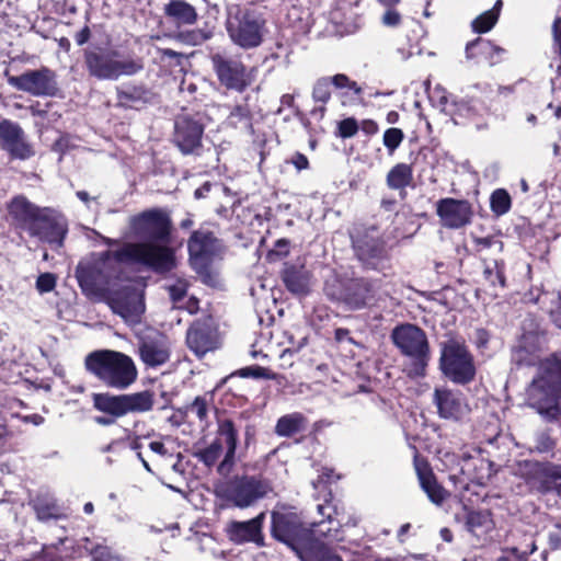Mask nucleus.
<instances>
[{"label":"nucleus","mask_w":561,"mask_h":561,"mask_svg":"<svg viewBox=\"0 0 561 561\" xmlns=\"http://www.w3.org/2000/svg\"><path fill=\"white\" fill-rule=\"evenodd\" d=\"M131 234L147 240L126 243L115 251L118 261L146 266L157 273L170 272L175 267V252L170 247L172 222L162 209H150L129 219Z\"/></svg>","instance_id":"obj_1"},{"label":"nucleus","mask_w":561,"mask_h":561,"mask_svg":"<svg viewBox=\"0 0 561 561\" xmlns=\"http://www.w3.org/2000/svg\"><path fill=\"white\" fill-rule=\"evenodd\" d=\"M561 355L552 354L540 364L537 377L527 388V403L549 419L561 415Z\"/></svg>","instance_id":"obj_2"},{"label":"nucleus","mask_w":561,"mask_h":561,"mask_svg":"<svg viewBox=\"0 0 561 561\" xmlns=\"http://www.w3.org/2000/svg\"><path fill=\"white\" fill-rule=\"evenodd\" d=\"M85 369L110 388L125 390L138 377L133 358L122 352L98 350L89 353L84 359Z\"/></svg>","instance_id":"obj_3"},{"label":"nucleus","mask_w":561,"mask_h":561,"mask_svg":"<svg viewBox=\"0 0 561 561\" xmlns=\"http://www.w3.org/2000/svg\"><path fill=\"white\" fill-rule=\"evenodd\" d=\"M226 31L231 42L243 48L259 47L266 33V20L254 9L227 5Z\"/></svg>","instance_id":"obj_4"},{"label":"nucleus","mask_w":561,"mask_h":561,"mask_svg":"<svg viewBox=\"0 0 561 561\" xmlns=\"http://www.w3.org/2000/svg\"><path fill=\"white\" fill-rule=\"evenodd\" d=\"M272 536L290 547L296 553L317 534L329 536L331 528L316 529L323 526L324 522L310 524L307 527L299 514L287 506H277L271 514Z\"/></svg>","instance_id":"obj_5"},{"label":"nucleus","mask_w":561,"mask_h":561,"mask_svg":"<svg viewBox=\"0 0 561 561\" xmlns=\"http://www.w3.org/2000/svg\"><path fill=\"white\" fill-rule=\"evenodd\" d=\"M394 345L404 354L412 358V364L408 368V375L421 377L425 374L428 363V343L423 330L413 324H403L392 331Z\"/></svg>","instance_id":"obj_6"},{"label":"nucleus","mask_w":561,"mask_h":561,"mask_svg":"<svg viewBox=\"0 0 561 561\" xmlns=\"http://www.w3.org/2000/svg\"><path fill=\"white\" fill-rule=\"evenodd\" d=\"M119 263L115 252L107 251L101 259L92 263H80L77 267V279L80 287L85 293L103 291V295L110 288L112 278L116 277Z\"/></svg>","instance_id":"obj_7"},{"label":"nucleus","mask_w":561,"mask_h":561,"mask_svg":"<svg viewBox=\"0 0 561 561\" xmlns=\"http://www.w3.org/2000/svg\"><path fill=\"white\" fill-rule=\"evenodd\" d=\"M272 491L271 484L263 479L243 476L225 483L219 490V496L229 505L247 508Z\"/></svg>","instance_id":"obj_8"},{"label":"nucleus","mask_w":561,"mask_h":561,"mask_svg":"<svg viewBox=\"0 0 561 561\" xmlns=\"http://www.w3.org/2000/svg\"><path fill=\"white\" fill-rule=\"evenodd\" d=\"M440 369L453 382L466 385L473 380L476 366L467 346L457 341L448 340L442 346Z\"/></svg>","instance_id":"obj_9"},{"label":"nucleus","mask_w":561,"mask_h":561,"mask_svg":"<svg viewBox=\"0 0 561 561\" xmlns=\"http://www.w3.org/2000/svg\"><path fill=\"white\" fill-rule=\"evenodd\" d=\"M104 301L126 323H139L145 312L144 293L133 284L114 285L104 294Z\"/></svg>","instance_id":"obj_10"},{"label":"nucleus","mask_w":561,"mask_h":561,"mask_svg":"<svg viewBox=\"0 0 561 561\" xmlns=\"http://www.w3.org/2000/svg\"><path fill=\"white\" fill-rule=\"evenodd\" d=\"M516 473L538 491H553L561 496V466L524 460L518 462Z\"/></svg>","instance_id":"obj_11"},{"label":"nucleus","mask_w":561,"mask_h":561,"mask_svg":"<svg viewBox=\"0 0 561 561\" xmlns=\"http://www.w3.org/2000/svg\"><path fill=\"white\" fill-rule=\"evenodd\" d=\"M379 288V279L352 278L343 284L342 290L335 298L350 310H360L371 305Z\"/></svg>","instance_id":"obj_12"},{"label":"nucleus","mask_w":561,"mask_h":561,"mask_svg":"<svg viewBox=\"0 0 561 561\" xmlns=\"http://www.w3.org/2000/svg\"><path fill=\"white\" fill-rule=\"evenodd\" d=\"M356 257L367 270L385 271L389 267V253L385 241L373 233H366L354 241Z\"/></svg>","instance_id":"obj_13"},{"label":"nucleus","mask_w":561,"mask_h":561,"mask_svg":"<svg viewBox=\"0 0 561 561\" xmlns=\"http://www.w3.org/2000/svg\"><path fill=\"white\" fill-rule=\"evenodd\" d=\"M0 149L10 160H26L33 156V147L23 128L8 118L0 121Z\"/></svg>","instance_id":"obj_14"},{"label":"nucleus","mask_w":561,"mask_h":561,"mask_svg":"<svg viewBox=\"0 0 561 561\" xmlns=\"http://www.w3.org/2000/svg\"><path fill=\"white\" fill-rule=\"evenodd\" d=\"M187 247L191 264L198 272L206 270L222 248L213 232L206 230L194 231Z\"/></svg>","instance_id":"obj_15"},{"label":"nucleus","mask_w":561,"mask_h":561,"mask_svg":"<svg viewBox=\"0 0 561 561\" xmlns=\"http://www.w3.org/2000/svg\"><path fill=\"white\" fill-rule=\"evenodd\" d=\"M138 354L147 367L162 366L171 354L169 339L159 331L148 330L139 336Z\"/></svg>","instance_id":"obj_16"},{"label":"nucleus","mask_w":561,"mask_h":561,"mask_svg":"<svg viewBox=\"0 0 561 561\" xmlns=\"http://www.w3.org/2000/svg\"><path fill=\"white\" fill-rule=\"evenodd\" d=\"M10 226L24 239L35 237V205L25 196L16 195L7 205Z\"/></svg>","instance_id":"obj_17"},{"label":"nucleus","mask_w":561,"mask_h":561,"mask_svg":"<svg viewBox=\"0 0 561 561\" xmlns=\"http://www.w3.org/2000/svg\"><path fill=\"white\" fill-rule=\"evenodd\" d=\"M68 231L66 218L55 209L37 208V237L53 248L62 245Z\"/></svg>","instance_id":"obj_18"},{"label":"nucleus","mask_w":561,"mask_h":561,"mask_svg":"<svg viewBox=\"0 0 561 561\" xmlns=\"http://www.w3.org/2000/svg\"><path fill=\"white\" fill-rule=\"evenodd\" d=\"M219 81L228 89L243 91L249 84L244 65L236 58L216 54L211 57Z\"/></svg>","instance_id":"obj_19"},{"label":"nucleus","mask_w":561,"mask_h":561,"mask_svg":"<svg viewBox=\"0 0 561 561\" xmlns=\"http://www.w3.org/2000/svg\"><path fill=\"white\" fill-rule=\"evenodd\" d=\"M436 213L442 225L449 229H458L468 225L472 216L469 202L450 197L437 202Z\"/></svg>","instance_id":"obj_20"},{"label":"nucleus","mask_w":561,"mask_h":561,"mask_svg":"<svg viewBox=\"0 0 561 561\" xmlns=\"http://www.w3.org/2000/svg\"><path fill=\"white\" fill-rule=\"evenodd\" d=\"M433 402L439 417L445 420L459 421L469 414V405L459 391L447 388H436L433 394Z\"/></svg>","instance_id":"obj_21"},{"label":"nucleus","mask_w":561,"mask_h":561,"mask_svg":"<svg viewBox=\"0 0 561 561\" xmlns=\"http://www.w3.org/2000/svg\"><path fill=\"white\" fill-rule=\"evenodd\" d=\"M186 342L190 350L202 357L219 346L218 332L210 321H196L187 331Z\"/></svg>","instance_id":"obj_22"},{"label":"nucleus","mask_w":561,"mask_h":561,"mask_svg":"<svg viewBox=\"0 0 561 561\" xmlns=\"http://www.w3.org/2000/svg\"><path fill=\"white\" fill-rule=\"evenodd\" d=\"M204 127L198 122L182 116L175 121L174 142L183 154L195 153L202 145Z\"/></svg>","instance_id":"obj_23"},{"label":"nucleus","mask_w":561,"mask_h":561,"mask_svg":"<svg viewBox=\"0 0 561 561\" xmlns=\"http://www.w3.org/2000/svg\"><path fill=\"white\" fill-rule=\"evenodd\" d=\"M265 516V513L262 512L247 522H231L228 526L229 538L236 543L254 542L257 546H263L262 528Z\"/></svg>","instance_id":"obj_24"},{"label":"nucleus","mask_w":561,"mask_h":561,"mask_svg":"<svg viewBox=\"0 0 561 561\" xmlns=\"http://www.w3.org/2000/svg\"><path fill=\"white\" fill-rule=\"evenodd\" d=\"M218 437L226 447L224 459L218 463L217 471L221 476H228L236 463V450L238 445V431L230 420H222L218 423Z\"/></svg>","instance_id":"obj_25"},{"label":"nucleus","mask_w":561,"mask_h":561,"mask_svg":"<svg viewBox=\"0 0 561 561\" xmlns=\"http://www.w3.org/2000/svg\"><path fill=\"white\" fill-rule=\"evenodd\" d=\"M117 51L85 54V65L89 73L100 80H116L115 57Z\"/></svg>","instance_id":"obj_26"},{"label":"nucleus","mask_w":561,"mask_h":561,"mask_svg":"<svg viewBox=\"0 0 561 561\" xmlns=\"http://www.w3.org/2000/svg\"><path fill=\"white\" fill-rule=\"evenodd\" d=\"M163 13L178 27L194 25L198 20L196 9L184 0H170L164 4Z\"/></svg>","instance_id":"obj_27"},{"label":"nucleus","mask_w":561,"mask_h":561,"mask_svg":"<svg viewBox=\"0 0 561 561\" xmlns=\"http://www.w3.org/2000/svg\"><path fill=\"white\" fill-rule=\"evenodd\" d=\"M415 470L421 488L426 493L430 501L435 505H440L445 501L447 492L437 483L432 470L425 462L417 460L415 461Z\"/></svg>","instance_id":"obj_28"},{"label":"nucleus","mask_w":561,"mask_h":561,"mask_svg":"<svg viewBox=\"0 0 561 561\" xmlns=\"http://www.w3.org/2000/svg\"><path fill=\"white\" fill-rule=\"evenodd\" d=\"M282 277L290 293L302 296L310 291L312 275L304 266H287Z\"/></svg>","instance_id":"obj_29"},{"label":"nucleus","mask_w":561,"mask_h":561,"mask_svg":"<svg viewBox=\"0 0 561 561\" xmlns=\"http://www.w3.org/2000/svg\"><path fill=\"white\" fill-rule=\"evenodd\" d=\"M297 554L301 561H343L330 547L312 537Z\"/></svg>","instance_id":"obj_30"},{"label":"nucleus","mask_w":561,"mask_h":561,"mask_svg":"<svg viewBox=\"0 0 561 561\" xmlns=\"http://www.w3.org/2000/svg\"><path fill=\"white\" fill-rule=\"evenodd\" d=\"M24 408V402L11 396L7 388L0 389V417H5L7 415H10L11 417H19L22 419L24 422L35 424V414H21V410Z\"/></svg>","instance_id":"obj_31"},{"label":"nucleus","mask_w":561,"mask_h":561,"mask_svg":"<svg viewBox=\"0 0 561 561\" xmlns=\"http://www.w3.org/2000/svg\"><path fill=\"white\" fill-rule=\"evenodd\" d=\"M93 405L98 411L107 413L114 417L126 415L123 394L94 393Z\"/></svg>","instance_id":"obj_32"},{"label":"nucleus","mask_w":561,"mask_h":561,"mask_svg":"<svg viewBox=\"0 0 561 561\" xmlns=\"http://www.w3.org/2000/svg\"><path fill=\"white\" fill-rule=\"evenodd\" d=\"M118 103L126 107H137L151 100V93L142 85H125L117 89Z\"/></svg>","instance_id":"obj_33"},{"label":"nucleus","mask_w":561,"mask_h":561,"mask_svg":"<svg viewBox=\"0 0 561 561\" xmlns=\"http://www.w3.org/2000/svg\"><path fill=\"white\" fill-rule=\"evenodd\" d=\"M430 101L432 104L439 108L440 112L448 116H454L461 112L463 104L458 102L455 98L447 92V90L440 85H436L430 94Z\"/></svg>","instance_id":"obj_34"},{"label":"nucleus","mask_w":561,"mask_h":561,"mask_svg":"<svg viewBox=\"0 0 561 561\" xmlns=\"http://www.w3.org/2000/svg\"><path fill=\"white\" fill-rule=\"evenodd\" d=\"M307 426V419L299 412L283 415L278 419L275 433L282 437H290L302 432Z\"/></svg>","instance_id":"obj_35"},{"label":"nucleus","mask_w":561,"mask_h":561,"mask_svg":"<svg viewBox=\"0 0 561 561\" xmlns=\"http://www.w3.org/2000/svg\"><path fill=\"white\" fill-rule=\"evenodd\" d=\"M126 414L146 413L152 410L154 396L151 391L145 390L140 392L123 394Z\"/></svg>","instance_id":"obj_36"},{"label":"nucleus","mask_w":561,"mask_h":561,"mask_svg":"<svg viewBox=\"0 0 561 561\" xmlns=\"http://www.w3.org/2000/svg\"><path fill=\"white\" fill-rule=\"evenodd\" d=\"M387 185L391 190H404L413 183L412 167L407 163H397L387 174Z\"/></svg>","instance_id":"obj_37"},{"label":"nucleus","mask_w":561,"mask_h":561,"mask_svg":"<svg viewBox=\"0 0 561 561\" xmlns=\"http://www.w3.org/2000/svg\"><path fill=\"white\" fill-rule=\"evenodd\" d=\"M502 7L503 1L496 0L493 8L482 12L471 22L472 31L478 34L491 31L499 21Z\"/></svg>","instance_id":"obj_38"},{"label":"nucleus","mask_w":561,"mask_h":561,"mask_svg":"<svg viewBox=\"0 0 561 561\" xmlns=\"http://www.w3.org/2000/svg\"><path fill=\"white\" fill-rule=\"evenodd\" d=\"M467 529L477 537L489 534L493 527V520L489 512L472 511L466 517Z\"/></svg>","instance_id":"obj_39"},{"label":"nucleus","mask_w":561,"mask_h":561,"mask_svg":"<svg viewBox=\"0 0 561 561\" xmlns=\"http://www.w3.org/2000/svg\"><path fill=\"white\" fill-rule=\"evenodd\" d=\"M218 389V386L211 390L207 391L202 396H197L193 402L186 407V411L194 414L201 423L208 424V414L211 409H214V394Z\"/></svg>","instance_id":"obj_40"},{"label":"nucleus","mask_w":561,"mask_h":561,"mask_svg":"<svg viewBox=\"0 0 561 561\" xmlns=\"http://www.w3.org/2000/svg\"><path fill=\"white\" fill-rule=\"evenodd\" d=\"M527 341L528 337H525L520 345H518L514 351L512 355L513 362L518 366H535L538 365V368L540 367V364L545 359H540V355L536 348H528L527 347Z\"/></svg>","instance_id":"obj_41"},{"label":"nucleus","mask_w":561,"mask_h":561,"mask_svg":"<svg viewBox=\"0 0 561 561\" xmlns=\"http://www.w3.org/2000/svg\"><path fill=\"white\" fill-rule=\"evenodd\" d=\"M62 515L64 514L61 507L54 499L43 494H41L39 497L37 496V519H57Z\"/></svg>","instance_id":"obj_42"},{"label":"nucleus","mask_w":561,"mask_h":561,"mask_svg":"<svg viewBox=\"0 0 561 561\" xmlns=\"http://www.w3.org/2000/svg\"><path fill=\"white\" fill-rule=\"evenodd\" d=\"M222 443L220 439H215L207 447L199 449L194 456L207 467L215 466L222 455Z\"/></svg>","instance_id":"obj_43"},{"label":"nucleus","mask_w":561,"mask_h":561,"mask_svg":"<svg viewBox=\"0 0 561 561\" xmlns=\"http://www.w3.org/2000/svg\"><path fill=\"white\" fill-rule=\"evenodd\" d=\"M484 279L494 288L505 286L504 264L499 261H492L483 270Z\"/></svg>","instance_id":"obj_44"},{"label":"nucleus","mask_w":561,"mask_h":561,"mask_svg":"<svg viewBox=\"0 0 561 561\" xmlns=\"http://www.w3.org/2000/svg\"><path fill=\"white\" fill-rule=\"evenodd\" d=\"M511 196L505 190L499 188L492 193L490 205L496 216L506 214L511 208Z\"/></svg>","instance_id":"obj_45"},{"label":"nucleus","mask_w":561,"mask_h":561,"mask_svg":"<svg viewBox=\"0 0 561 561\" xmlns=\"http://www.w3.org/2000/svg\"><path fill=\"white\" fill-rule=\"evenodd\" d=\"M144 64L140 58H127L117 60L115 58L116 80L122 76H134L142 70Z\"/></svg>","instance_id":"obj_46"},{"label":"nucleus","mask_w":561,"mask_h":561,"mask_svg":"<svg viewBox=\"0 0 561 561\" xmlns=\"http://www.w3.org/2000/svg\"><path fill=\"white\" fill-rule=\"evenodd\" d=\"M56 91L54 75L48 69L37 70V95H54Z\"/></svg>","instance_id":"obj_47"},{"label":"nucleus","mask_w":561,"mask_h":561,"mask_svg":"<svg viewBox=\"0 0 561 561\" xmlns=\"http://www.w3.org/2000/svg\"><path fill=\"white\" fill-rule=\"evenodd\" d=\"M404 139V134L400 128L391 127L386 129L382 137L383 146L387 148L389 154H392L399 148Z\"/></svg>","instance_id":"obj_48"},{"label":"nucleus","mask_w":561,"mask_h":561,"mask_svg":"<svg viewBox=\"0 0 561 561\" xmlns=\"http://www.w3.org/2000/svg\"><path fill=\"white\" fill-rule=\"evenodd\" d=\"M211 37V33L205 30H192L186 32H180L178 38L192 46L201 45Z\"/></svg>","instance_id":"obj_49"},{"label":"nucleus","mask_w":561,"mask_h":561,"mask_svg":"<svg viewBox=\"0 0 561 561\" xmlns=\"http://www.w3.org/2000/svg\"><path fill=\"white\" fill-rule=\"evenodd\" d=\"M331 98V82L329 78H321L317 80L312 90V99L323 105L329 102Z\"/></svg>","instance_id":"obj_50"},{"label":"nucleus","mask_w":561,"mask_h":561,"mask_svg":"<svg viewBox=\"0 0 561 561\" xmlns=\"http://www.w3.org/2000/svg\"><path fill=\"white\" fill-rule=\"evenodd\" d=\"M477 49L481 53H488L489 50H495L497 53L502 51V48L493 46L489 41L477 38L467 44V46H466L467 58L476 57Z\"/></svg>","instance_id":"obj_51"},{"label":"nucleus","mask_w":561,"mask_h":561,"mask_svg":"<svg viewBox=\"0 0 561 561\" xmlns=\"http://www.w3.org/2000/svg\"><path fill=\"white\" fill-rule=\"evenodd\" d=\"M10 83L20 90L35 92V70L9 79Z\"/></svg>","instance_id":"obj_52"},{"label":"nucleus","mask_w":561,"mask_h":561,"mask_svg":"<svg viewBox=\"0 0 561 561\" xmlns=\"http://www.w3.org/2000/svg\"><path fill=\"white\" fill-rule=\"evenodd\" d=\"M556 446V442L546 432H540L535 437L534 449L540 454L551 451Z\"/></svg>","instance_id":"obj_53"},{"label":"nucleus","mask_w":561,"mask_h":561,"mask_svg":"<svg viewBox=\"0 0 561 561\" xmlns=\"http://www.w3.org/2000/svg\"><path fill=\"white\" fill-rule=\"evenodd\" d=\"M330 82L335 88H339V89L347 88V89L354 91V93H356V94L362 93V88L358 87V84L355 81L350 80V78L345 75H342V73L335 75L330 79Z\"/></svg>","instance_id":"obj_54"},{"label":"nucleus","mask_w":561,"mask_h":561,"mask_svg":"<svg viewBox=\"0 0 561 561\" xmlns=\"http://www.w3.org/2000/svg\"><path fill=\"white\" fill-rule=\"evenodd\" d=\"M239 375L244 378H249V377L265 378V379L274 378V375L270 374V371L266 368L260 367V366L244 367L239 370Z\"/></svg>","instance_id":"obj_55"},{"label":"nucleus","mask_w":561,"mask_h":561,"mask_svg":"<svg viewBox=\"0 0 561 561\" xmlns=\"http://www.w3.org/2000/svg\"><path fill=\"white\" fill-rule=\"evenodd\" d=\"M358 130V125L355 118L348 117L340 122L339 134L342 138H351Z\"/></svg>","instance_id":"obj_56"},{"label":"nucleus","mask_w":561,"mask_h":561,"mask_svg":"<svg viewBox=\"0 0 561 561\" xmlns=\"http://www.w3.org/2000/svg\"><path fill=\"white\" fill-rule=\"evenodd\" d=\"M474 244L478 252H482L490 248H496L499 252L503 250V242L494 237L474 238Z\"/></svg>","instance_id":"obj_57"},{"label":"nucleus","mask_w":561,"mask_h":561,"mask_svg":"<svg viewBox=\"0 0 561 561\" xmlns=\"http://www.w3.org/2000/svg\"><path fill=\"white\" fill-rule=\"evenodd\" d=\"M388 9L381 16V23L388 27H396L401 23V14L393 9V7H387Z\"/></svg>","instance_id":"obj_58"},{"label":"nucleus","mask_w":561,"mask_h":561,"mask_svg":"<svg viewBox=\"0 0 561 561\" xmlns=\"http://www.w3.org/2000/svg\"><path fill=\"white\" fill-rule=\"evenodd\" d=\"M56 285V276L51 273H43L37 276V289L42 293H47L54 289Z\"/></svg>","instance_id":"obj_59"},{"label":"nucleus","mask_w":561,"mask_h":561,"mask_svg":"<svg viewBox=\"0 0 561 561\" xmlns=\"http://www.w3.org/2000/svg\"><path fill=\"white\" fill-rule=\"evenodd\" d=\"M94 561H121L117 556H114L107 547L99 546L92 551Z\"/></svg>","instance_id":"obj_60"},{"label":"nucleus","mask_w":561,"mask_h":561,"mask_svg":"<svg viewBox=\"0 0 561 561\" xmlns=\"http://www.w3.org/2000/svg\"><path fill=\"white\" fill-rule=\"evenodd\" d=\"M169 294L174 302L180 301L186 294V284L179 282L169 287Z\"/></svg>","instance_id":"obj_61"},{"label":"nucleus","mask_w":561,"mask_h":561,"mask_svg":"<svg viewBox=\"0 0 561 561\" xmlns=\"http://www.w3.org/2000/svg\"><path fill=\"white\" fill-rule=\"evenodd\" d=\"M554 48L561 56V19L554 21L552 26Z\"/></svg>","instance_id":"obj_62"},{"label":"nucleus","mask_w":561,"mask_h":561,"mask_svg":"<svg viewBox=\"0 0 561 561\" xmlns=\"http://www.w3.org/2000/svg\"><path fill=\"white\" fill-rule=\"evenodd\" d=\"M537 550L535 542H531L528 550L519 551L518 548L513 547L510 549L511 553L516 556L520 561H526L527 558Z\"/></svg>","instance_id":"obj_63"},{"label":"nucleus","mask_w":561,"mask_h":561,"mask_svg":"<svg viewBox=\"0 0 561 561\" xmlns=\"http://www.w3.org/2000/svg\"><path fill=\"white\" fill-rule=\"evenodd\" d=\"M553 322L561 329V297L558 296L557 306L550 309Z\"/></svg>","instance_id":"obj_64"}]
</instances>
